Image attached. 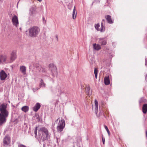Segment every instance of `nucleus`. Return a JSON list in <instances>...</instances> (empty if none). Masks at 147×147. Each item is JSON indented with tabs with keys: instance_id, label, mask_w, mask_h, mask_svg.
<instances>
[{
	"instance_id": "37",
	"label": "nucleus",
	"mask_w": 147,
	"mask_h": 147,
	"mask_svg": "<svg viewBox=\"0 0 147 147\" xmlns=\"http://www.w3.org/2000/svg\"><path fill=\"white\" fill-rule=\"evenodd\" d=\"M146 137H147V131H146Z\"/></svg>"
},
{
	"instance_id": "24",
	"label": "nucleus",
	"mask_w": 147,
	"mask_h": 147,
	"mask_svg": "<svg viewBox=\"0 0 147 147\" xmlns=\"http://www.w3.org/2000/svg\"><path fill=\"white\" fill-rule=\"evenodd\" d=\"M39 85L40 86V88L41 87L45 88L46 87V84L44 83L43 80L42 79H41L40 83Z\"/></svg>"
},
{
	"instance_id": "34",
	"label": "nucleus",
	"mask_w": 147,
	"mask_h": 147,
	"mask_svg": "<svg viewBox=\"0 0 147 147\" xmlns=\"http://www.w3.org/2000/svg\"><path fill=\"white\" fill-rule=\"evenodd\" d=\"M55 38L57 39V41H58V36L57 35H55Z\"/></svg>"
},
{
	"instance_id": "1",
	"label": "nucleus",
	"mask_w": 147,
	"mask_h": 147,
	"mask_svg": "<svg viewBox=\"0 0 147 147\" xmlns=\"http://www.w3.org/2000/svg\"><path fill=\"white\" fill-rule=\"evenodd\" d=\"M7 104L4 103L0 106V125L5 123L6 121L5 118L8 115L9 112L7 110Z\"/></svg>"
},
{
	"instance_id": "36",
	"label": "nucleus",
	"mask_w": 147,
	"mask_h": 147,
	"mask_svg": "<svg viewBox=\"0 0 147 147\" xmlns=\"http://www.w3.org/2000/svg\"><path fill=\"white\" fill-rule=\"evenodd\" d=\"M42 20L43 21H45V18L44 17H43L42 18Z\"/></svg>"
},
{
	"instance_id": "18",
	"label": "nucleus",
	"mask_w": 147,
	"mask_h": 147,
	"mask_svg": "<svg viewBox=\"0 0 147 147\" xmlns=\"http://www.w3.org/2000/svg\"><path fill=\"white\" fill-rule=\"evenodd\" d=\"M38 71L40 73H45L47 72V70L45 68L41 66Z\"/></svg>"
},
{
	"instance_id": "3",
	"label": "nucleus",
	"mask_w": 147,
	"mask_h": 147,
	"mask_svg": "<svg viewBox=\"0 0 147 147\" xmlns=\"http://www.w3.org/2000/svg\"><path fill=\"white\" fill-rule=\"evenodd\" d=\"M39 138H41L43 141L48 139L49 136L48 131L47 129L45 127H42L38 131Z\"/></svg>"
},
{
	"instance_id": "17",
	"label": "nucleus",
	"mask_w": 147,
	"mask_h": 147,
	"mask_svg": "<svg viewBox=\"0 0 147 147\" xmlns=\"http://www.w3.org/2000/svg\"><path fill=\"white\" fill-rule=\"evenodd\" d=\"M7 59L5 55H0V63L3 62H5Z\"/></svg>"
},
{
	"instance_id": "22",
	"label": "nucleus",
	"mask_w": 147,
	"mask_h": 147,
	"mask_svg": "<svg viewBox=\"0 0 147 147\" xmlns=\"http://www.w3.org/2000/svg\"><path fill=\"white\" fill-rule=\"evenodd\" d=\"M93 48L96 50H98L101 49L100 45L94 43L93 44Z\"/></svg>"
},
{
	"instance_id": "11",
	"label": "nucleus",
	"mask_w": 147,
	"mask_h": 147,
	"mask_svg": "<svg viewBox=\"0 0 147 147\" xmlns=\"http://www.w3.org/2000/svg\"><path fill=\"white\" fill-rule=\"evenodd\" d=\"M99 43L101 45H105L107 43V40L105 38H101L99 39Z\"/></svg>"
},
{
	"instance_id": "4",
	"label": "nucleus",
	"mask_w": 147,
	"mask_h": 147,
	"mask_svg": "<svg viewBox=\"0 0 147 147\" xmlns=\"http://www.w3.org/2000/svg\"><path fill=\"white\" fill-rule=\"evenodd\" d=\"M65 123L64 119H62L59 121L58 125L57 127V131L59 132L62 131L65 127Z\"/></svg>"
},
{
	"instance_id": "9",
	"label": "nucleus",
	"mask_w": 147,
	"mask_h": 147,
	"mask_svg": "<svg viewBox=\"0 0 147 147\" xmlns=\"http://www.w3.org/2000/svg\"><path fill=\"white\" fill-rule=\"evenodd\" d=\"M10 142V138L9 136H5L3 139V143L4 145H8Z\"/></svg>"
},
{
	"instance_id": "7",
	"label": "nucleus",
	"mask_w": 147,
	"mask_h": 147,
	"mask_svg": "<svg viewBox=\"0 0 147 147\" xmlns=\"http://www.w3.org/2000/svg\"><path fill=\"white\" fill-rule=\"evenodd\" d=\"M17 56L15 51H13L11 54V56L10 58V61L9 62L11 63L16 58Z\"/></svg>"
},
{
	"instance_id": "35",
	"label": "nucleus",
	"mask_w": 147,
	"mask_h": 147,
	"mask_svg": "<svg viewBox=\"0 0 147 147\" xmlns=\"http://www.w3.org/2000/svg\"><path fill=\"white\" fill-rule=\"evenodd\" d=\"M145 61H146L145 65H147V62H146V59H145Z\"/></svg>"
},
{
	"instance_id": "12",
	"label": "nucleus",
	"mask_w": 147,
	"mask_h": 147,
	"mask_svg": "<svg viewBox=\"0 0 147 147\" xmlns=\"http://www.w3.org/2000/svg\"><path fill=\"white\" fill-rule=\"evenodd\" d=\"M20 70L23 75H25L26 74V68L25 66H20Z\"/></svg>"
},
{
	"instance_id": "16",
	"label": "nucleus",
	"mask_w": 147,
	"mask_h": 147,
	"mask_svg": "<svg viewBox=\"0 0 147 147\" xmlns=\"http://www.w3.org/2000/svg\"><path fill=\"white\" fill-rule=\"evenodd\" d=\"M105 18L109 23L111 24L113 23V21L111 19V17L110 15H107Z\"/></svg>"
},
{
	"instance_id": "20",
	"label": "nucleus",
	"mask_w": 147,
	"mask_h": 147,
	"mask_svg": "<svg viewBox=\"0 0 147 147\" xmlns=\"http://www.w3.org/2000/svg\"><path fill=\"white\" fill-rule=\"evenodd\" d=\"M77 16V12L76 9V7L74 6L72 13V18L73 19H75Z\"/></svg>"
},
{
	"instance_id": "2",
	"label": "nucleus",
	"mask_w": 147,
	"mask_h": 147,
	"mask_svg": "<svg viewBox=\"0 0 147 147\" xmlns=\"http://www.w3.org/2000/svg\"><path fill=\"white\" fill-rule=\"evenodd\" d=\"M40 30V29L38 27L34 26L30 28L26 32V34L29 37L35 38L37 36Z\"/></svg>"
},
{
	"instance_id": "30",
	"label": "nucleus",
	"mask_w": 147,
	"mask_h": 147,
	"mask_svg": "<svg viewBox=\"0 0 147 147\" xmlns=\"http://www.w3.org/2000/svg\"><path fill=\"white\" fill-rule=\"evenodd\" d=\"M38 129V127H35V129H34V134H35V137L37 136V131Z\"/></svg>"
},
{
	"instance_id": "13",
	"label": "nucleus",
	"mask_w": 147,
	"mask_h": 147,
	"mask_svg": "<svg viewBox=\"0 0 147 147\" xmlns=\"http://www.w3.org/2000/svg\"><path fill=\"white\" fill-rule=\"evenodd\" d=\"M95 102V108L94 109V112L95 113L96 115L97 116L98 115H97V113H98V101L96 100H95L94 101Z\"/></svg>"
},
{
	"instance_id": "14",
	"label": "nucleus",
	"mask_w": 147,
	"mask_h": 147,
	"mask_svg": "<svg viewBox=\"0 0 147 147\" xmlns=\"http://www.w3.org/2000/svg\"><path fill=\"white\" fill-rule=\"evenodd\" d=\"M40 107V105L39 103H37L33 108L34 111L36 112Z\"/></svg>"
},
{
	"instance_id": "39",
	"label": "nucleus",
	"mask_w": 147,
	"mask_h": 147,
	"mask_svg": "<svg viewBox=\"0 0 147 147\" xmlns=\"http://www.w3.org/2000/svg\"><path fill=\"white\" fill-rule=\"evenodd\" d=\"M59 119V118H58V119L57 120H56L55 122H56V121H57Z\"/></svg>"
},
{
	"instance_id": "28",
	"label": "nucleus",
	"mask_w": 147,
	"mask_h": 147,
	"mask_svg": "<svg viewBox=\"0 0 147 147\" xmlns=\"http://www.w3.org/2000/svg\"><path fill=\"white\" fill-rule=\"evenodd\" d=\"M104 127H105V129H106L107 131L109 136L110 135V131H109V130L107 127L106 125H105Z\"/></svg>"
},
{
	"instance_id": "15",
	"label": "nucleus",
	"mask_w": 147,
	"mask_h": 147,
	"mask_svg": "<svg viewBox=\"0 0 147 147\" xmlns=\"http://www.w3.org/2000/svg\"><path fill=\"white\" fill-rule=\"evenodd\" d=\"M104 83L106 85H108L110 84V82L109 76H106L105 77Z\"/></svg>"
},
{
	"instance_id": "8",
	"label": "nucleus",
	"mask_w": 147,
	"mask_h": 147,
	"mask_svg": "<svg viewBox=\"0 0 147 147\" xmlns=\"http://www.w3.org/2000/svg\"><path fill=\"white\" fill-rule=\"evenodd\" d=\"M7 75L3 70H2L0 72V79L1 80H4L7 77Z\"/></svg>"
},
{
	"instance_id": "26",
	"label": "nucleus",
	"mask_w": 147,
	"mask_h": 147,
	"mask_svg": "<svg viewBox=\"0 0 147 147\" xmlns=\"http://www.w3.org/2000/svg\"><path fill=\"white\" fill-rule=\"evenodd\" d=\"M41 66L39 64H36L34 65V67L36 68V70L38 71V70L39 69V68Z\"/></svg>"
},
{
	"instance_id": "23",
	"label": "nucleus",
	"mask_w": 147,
	"mask_h": 147,
	"mask_svg": "<svg viewBox=\"0 0 147 147\" xmlns=\"http://www.w3.org/2000/svg\"><path fill=\"white\" fill-rule=\"evenodd\" d=\"M142 112L144 114H146L147 112V104H144L142 107Z\"/></svg>"
},
{
	"instance_id": "38",
	"label": "nucleus",
	"mask_w": 147,
	"mask_h": 147,
	"mask_svg": "<svg viewBox=\"0 0 147 147\" xmlns=\"http://www.w3.org/2000/svg\"><path fill=\"white\" fill-rule=\"evenodd\" d=\"M37 0L39 2H41L42 1V0Z\"/></svg>"
},
{
	"instance_id": "29",
	"label": "nucleus",
	"mask_w": 147,
	"mask_h": 147,
	"mask_svg": "<svg viewBox=\"0 0 147 147\" xmlns=\"http://www.w3.org/2000/svg\"><path fill=\"white\" fill-rule=\"evenodd\" d=\"M100 27V25L99 24H97L95 25V28L97 30H99V27Z\"/></svg>"
},
{
	"instance_id": "32",
	"label": "nucleus",
	"mask_w": 147,
	"mask_h": 147,
	"mask_svg": "<svg viewBox=\"0 0 147 147\" xmlns=\"http://www.w3.org/2000/svg\"><path fill=\"white\" fill-rule=\"evenodd\" d=\"M102 141L104 144H105V138L103 137V135H102Z\"/></svg>"
},
{
	"instance_id": "5",
	"label": "nucleus",
	"mask_w": 147,
	"mask_h": 147,
	"mask_svg": "<svg viewBox=\"0 0 147 147\" xmlns=\"http://www.w3.org/2000/svg\"><path fill=\"white\" fill-rule=\"evenodd\" d=\"M49 68L52 73V75L53 76H55L57 74V70L56 67L53 64H50L49 65Z\"/></svg>"
},
{
	"instance_id": "40",
	"label": "nucleus",
	"mask_w": 147,
	"mask_h": 147,
	"mask_svg": "<svg viewBox=\"0 0 147 147\" xmlns=\"http://www.w3.org/2000/svg\"><path fill=\"white\" fill-rule=\"evenodd\" d=\"M147 77V74L146 75V78Z\"/></svg>"
},
{
	"instance_id": "27",
	"label": "nucleus",
	"mask_w": 147,
	"mask_h": 147,
	"mask_svg": "<svg viewBox=\"0 0 147 147\" xmlns=\"http://www.w3.org/2000/svg\"><path fill=\"white\" fill-rule=\"evenodd\" d=\"M94 74L95 75V78L96 79H97V74H98V70L96 68L94 69Z\"/></svg>"
},
{
	"instance_id": "19",
	"label": "nucleus",
	"mask_w": 147,
	"mask_h": 147,
	"mask_svg": "<svg viewBox=\"0 0 147 147\" xmlns=\"http://www.w3.org/2000/svg\"><path fill=\"white\" fill-rule=\"evenodd\" d=\"M86 90L87 94L90 96L92 94V91L90 90L89 86H87L86 88Z\"/></svg>"
},
{
	"instance_id": "10",
	"label": "nucleus",
	"mask_w": 147,
	"mask_h": 147,
	"mask_svg": "<svg viewBox=\"0 0 147 147\" xmlns=\"http://www.w3.org/2000/svg\"><path fill=\"white\" fill-rule=\"evenodd\" d=\"M36 11L35 7L33 6L31 7L29 9V13L30 16H34L36 14Z\"/></svg>"
},
{
	"instance_id": "25",
	"label": "nucleus",
	"mask_w": 147,
	"mask_h": 147,
	"mask_svg": "<svg viewBox=\"0 0 147 147\" xmlns=\"http://www.w3.org/2000/svg\"><path fill=\"white\" fill-rule=\"evenodd\" d=\"M21 109L23 111L26 112L28 111L29 107L27 106H24Z\"/></svg>"
},
{
	"instance_id": "31",
	"label": "nucleus",
	"mask_w": 147,
	"mask_h": 147,
	"mask_svg": "<svg viewBox=\"0 0 147 147\" xmlns=\"http://www.w3.org/2000/svg\"><path fill=\"white\" fill-rule=\"evenodd\" d=\"M18 147H26V146L20 143L18 144Z\"/></svg>"
},
{
	"instance_id": "21",
	"label": "nucleus",
	"mask_w": 147,
	"mask_h": 147,
	"mask_svg": "<svg viewBox=\"0 0 147 147\" xmlns=\"http://www.w3.org/2000/svg\"><path fill=\"white\" fill-rule=\"evenodd\" d=\"M105 20L104 19H103L102 20V21L101 22V29L100 30V31L101 32H102L103 31H104L105 30V27L104 26V25L105 24Z\"/></svg>"
},
{
	"instance_id": "6",
	"label": "nucleus",
	"mask_w": 147,
	"mask_h": 147,
	"mask_svg": "<svg viewBox=\"0 0 147 147\" xmlns=\"http://www.w3.org/2000/svg\"><path fill=\"white\" fill-rule=\"evenodd\" d=\"M12 22L13 25L16 26V27H17L19 24L18 20V17L14 15L12 18Z\"/></svg>"
},
{
	"instance_id": "33",
	"label": "nucleus",
	"mask_w": 147,
	"mask_h": 147,
	"mask_svg": "<svg viewBox=\"0 0 147 147\" xmlns=\"http://www.w3.org/2000/svg\"><path fill=\"white\" fill-rule=\"evenodd\" d=\"M40 88H36H36H33V91L34 92H35V91H36V90H38Z\"/></svg>"
}]
</instances>
